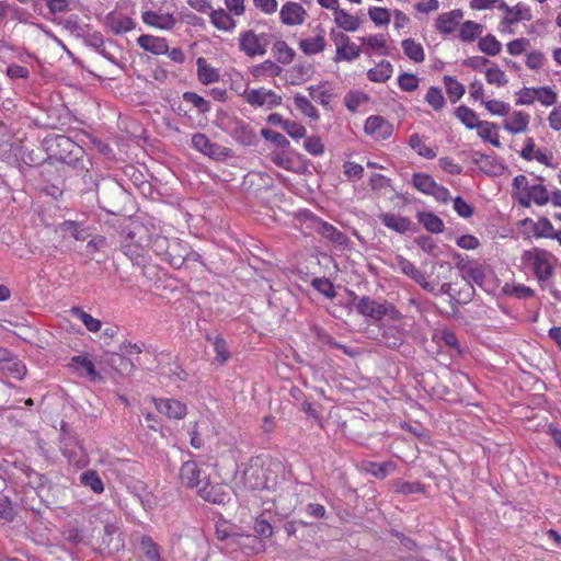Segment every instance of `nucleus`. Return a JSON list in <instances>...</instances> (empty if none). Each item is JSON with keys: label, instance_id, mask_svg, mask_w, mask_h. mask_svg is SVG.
<instances>
[{"label": "nucleus", "instance_id": "51", "mask_svg": "<svg viewBox=\"0 0 561 561\" xmlns=\"http://www.w3.org/2000/svg\"><path fill=\"white\" fill-rule=\"evenodd\" d=\"M234 137L244 146H252L256 142V134L244 124H239L236 127Z\"/></svg>", "mask_w": 561, "mask_h": 561}, {"label": "nucleus", "instance_id": "59", "mask_svg": "<svg viewBox=\"0 0 561 561\" xmlns=\"http://www.w3.org/2000/svg\"><path fill=\"white\" fill-rule=\"evenodd\" d=\"M504 293L507 295L515 296L516 298L519 299L533 297L535 294V291L530 287L525 286L523 284L505 285Z\"/></svg>", "mask_w": 561, "mask_h": 561}, {"label": "nucleus", "instance_id": "38", "mask_svg": "<svg viewBox=\"0 0 561 561\" xmlns=\"http://www.w3.org/2000/svg\"><path fill=\"white\" fill-rule=\"evenodd\" d=\"M409 145L419 156L425 159H434L436 157V150L428 147L424 138L419 134L411 135Z\"/></svg>", "mask_w": 561, "mask_h": 561}, {"label": "nucleus", "instance_id": "56", "mask_svg": "<svg viewBox=\"0 0 561 561\" xmlns=\"http://www.w3.org/2000/svg\"><path fill=\"white\" fill-rule=\"evenodd\" d=\"M261 135L264 139L271 141L278 148L285 149V148L289 147L288 139L283 134L278 133V131H275V130L268 129V128H263L261 130Z\"/></svg>", "mask_w": 561, "mask_h": 561}, {"label": "nucleus", "instance_id": "23", "mask_svg": "<svg viewBox=\"0 0 561 561\" xmlns=\"http://www.w3.org/2000/svg\"><path fill=\"white\" fill-rule=\"evenodd\" d=\"M379 219L385 227L397 233L403 234L412 228V221L410 218L396 213H382L379 215Z\"/></svg>", "mask_w": 561, "mask_h": 561}, {"label": "nucleus", "instance_id": "18", "mask_svg": "<svg viewBox=\"0 0 561 561\" xmlns=\"http://www.w3.org/2000/svg\"><path fill=\"white\" fill-rule=\"evenodd\" d=\"M364 47V53L368 56H387L389 55V46L383 34H374L359 37Z\"/></svg>", "mask_w": 561, "mask_h": 561}, {"label": "nucleus", "instance_id": "31", "mask_svg": "<svg viewBox=\"0 0 561 561\" xmlns=\"http://www.w3.org/2000/svg\"><path fill=\"white\" fill-rule=\"evenodd\" d=\"M333 15L335 24L345 32H355L360 26L359 19L350 14L344 9H336L335 12H333Z\"/></svg>", "mask_w": 561, "mask_h": 561}, {"label": "nucleus", "instance_id": "41", "mask_svg": "<svg viewBox=\"0 0 561 561\" xmlns=\"http://www.w3.org/2000/svg\"><path fill=\"white\" fill-rule=\"evenodd\" d=\"M478 48L488 56H496L502 49V44L492 34L479 38Z\"/></svg>", "mask_w": 561, "mask_h": 561}, {"label": "nucleus", "instance_id": "48", "mask_svg": "<svg viewBox=\"0 0 561 561\" xmlns=\"http://www.w3.org/2000/svg\"><path fill=\"white\" fill-rule=\"evenodd\" d=\"M140 548L149 561H162L159 546L149 536L141 537Z\"/></svg>", "mask_w": 561, "mask_h": 561}, {"label": "nucleus", "instance_id": "27", "mask_svg": "<svg viewBox=\"0 0 561 561\" xmlns=\"http://www.w3.org/2000/svg\"><path fill=\"white\" fill-rule=\"evenodd\" d=\"M271 160L278 168L286 171L299 172L302 169L298 158L290 152L274 151L271 153Z\"/></svg>", "mask_w": 561, "mask_h": 561}, {"label": "nucleus", "instance_id": "52", "mask_svg": "<svg viewBox=\"0 0 561 561\" xmlns=\"http://www.w3.org/2000/svg\"><path fill=\"white\" fill-rule=\"evenodd\" d=\"M558 95L550 87L536 88L535 101L543 106H551L557 102Z\"/></svg>", "mask_w": 561, "mask_h": 561}, {"label": "nucleus", "instance_id": "7", "mask_svg": "<svg viewBox=\"0 0 561 561\" xmlns=\"http://www.w3.org/2000/svg\"><path fill=\"white\" fill-rule=\"evenodd\" d=\"M60 450L67 458L69 465L77 468H83L89 465V456L76 437H64Z\"/></svg>", "mask_w": 561, "mask_h": 561}, {"label": "nucleus", "instance_id": "21", "mask_svg": "<svg viewBox=\"0 0 561 561\" xmlns=\"http://www.w3.org/2000/svg\"><path fill=\"white\" fill-rule=\"evenodd\" d=\"M199 465L194 460L185 461L180 469L181 483L188 489H198L203 482Z\"/></svg>", "mask_w": 561, "mask_h": 561}, {"label": "nucleus", "instance_id": "28", "mask_svg": "<svg viewBox=\"0 0 561 561\" xmlns=\"http://www.w3.org/2000/svg\"><path fill=\"white\" fill-rule=\"evenodd\" d=\"M197 78L203 84H211L220 79L219 70L213 67L204 57L196 59Z\"/></svg>", "mask_w": 561, "mask_h": 561}, {"label": "nucleus", "instance_id": "49", "mask_svg": "<svg viewBox=\"0 0 561 561\" xmlns=\"http://www.w3.org/2000/svg\"><path fill=\"white\" fill-rule=\"evenodd\" d=\"M368 95L360 91H351L344 98V104L351 112H356L358 108L367 103Z\"/></svg>", "mask_w": 561, "mask_h": 561}, {"label": "nucleus", "instance_id": "4", "mask_svg": "<svg viewBox=\"0 0 561 561\" xmlns=\"http://www.w3.org/2000/svg\"><path fill=\"white\" fill-rule=\"evenodd\" d=\"M411 183L415 190L424 195L434 197L438 203L446 204L451 199L448 188L438 184L433 176L427 173H413Z\"/></svg>", "mask_w": 561, "mask_h": 561}, {"label": "nucleus", "instance_id": "47", "mask_svg": "<svg viewBox=\"0 0 561 561\" xmlns=\"http://www.w3.org/2000/svg\"><path fill=\"white\" fill-rule=\"evenodd\" d=\"M485 80L489 84L504 87L508 82L506 73L495 64L485 70Z\"/></svg>", "mask_w": 561, "mask_h": 561}, {"label": "nucleus", "instance_id": "37", "mask_svg": "<svg viewBox=\"0 0 561 561\" xmlns=\"http://www.w3.org/2000/svg\"><path fill=\"white\" fill-rule=\"evenodd\" d=\"M402 49L405 56L414 62H422L425 58L424 48L421 43L413 38L402 41Z\"/></svg>", "mask_w": 561, "mask_h": 561}, {"label": "nucleus", "instance_id": "46", "mask_svg": "<svg viewBox=\"0 0 561 561\" xmlns=\"http://www.w3.org/2000/svg\"><path fill=\"white\" fill-rule=\"evenodd\" d=\"M444 83L446 88V92L448 94V98L450 99L451 103H456L460 100V98L465 94V85L460 83L457 79L445 76L444 77Z\"/></svg>", "mask_w": 561, "mask_h": 561}, {"label": "nucleus", "instance_id": "35", "mask_svg": "<svg viewBox=\"0 0 561 561\" xmlns=\"http://www.w3.org/2000/svg\"><path fill=\"white\" fill-rule=\"evenodd\" d=\"M392 65L387 60H382L379 64H377L374 68L368 70L367 77L373 82L381 83L389 80L392 76Z\"/></svg>", "mask_w": 561, "mask_h": 561}, {"label": "nucleus", "instance_id": "44", "mask_svg": "<svg viewBox=\"0 0 561 561\" xmlns=\"http://www.w3.org/2000/svg\"><path fill=\"white\" fill-rule=\"evenodd\" d=\"M80 482L90 488L94 493L100 494L104 491V484L100 476L94 470H87L80 474Z\"/></svg>", "mask_w": 561, "mask_h": 561}, {"label": "nucleus", "instance_id": "53", "mask_svg": "<svg viewBox=\"0 0 561 561\" xmlns=\"http://www.w3.org/2000/svg\"><path fill=\"white\" fill-rule=\"evenodd\" d=\"M425 101L433 110L439 111L445 106V98L437 87H431L425 95Z\"/></svg>", "mask_w": 561, "mask_h": 561}, {"label": "nucleus", "instance_id": "14", "mask_svg": "<svg viewBox=\"0 0 561 561\" xmlns=\"http://www.w3.org/2000/svg\"><path fill=\"white\" fill-rule=\"evenodd\" d=\"M240 49L249 57L263 56L266 53V41L263 35L249 30L240 35Z\"/></svg>", "mask_w": 561, "mask_h": 561}, {"label": "nucleus", "instance_id": "6", "mask_svg": "<svg viewBox=\"0 0 561 561\" xmlns=\"http://www.w3.org/2000/svg\"><path fill=\"white\" fill-rule=\"evenodd\" d=\"M389 266L397 272L404 274L416 282L423 289L433 293L435 285L427 280L426 275L421 272L411 261L402 255H396L390 260Z\"/></svg>", "mask_w": 561, "mask_h": 561}, {"label": "nucleus", "instance_id": "36", "mask_svg": "<svg viewBox=\"0 0 561 561\" xmlns=\"http://www.w3.org/2000/svg\"><path fill=\"white\" fill-rule=\"evenodd\" d=\"M417 220L427 231L432 233H439L444 229L443 220L433 213L420 211L417 213Z\"/></svg>", "mask_w": 561, "mask_h": 561}, {"label": "nucleus", "instance_id": "42", "mask_svg": "<svg viewBox=\"0 0 561 561\" xmlns=\"http://www.w3.org/2000/svg\"><path fill=\"white\" fill-rule=\"evenodd\" d=\"M70 312L84 324L88 331L93 333L100 331L102 322L99 319L93 318L91 314L87 313L79 307L71 308Z\"/></svg>", "mask_w": 561, "mask_h": 561}, {"label": "nucleus", "instance_id": "16", "mask_svg": "<svg viewBox=\"0 0 561 561\" xmlns=\"http://www.w3.org/2000/svg\"><path fill=\"white\" fill-rule=\"evenodd\" d=\"M141 19L145 24L163 31H170L176 24V18L172 13L162 12L161 10L145 11Z\"/></svg>", "mask_w": 561, "mask_h": 561}, {"label": "nucleus", "instance_id": "43", "mask_svg": "<svg viewBox=\"0 0 561 561\" xmlns=\"http://www.w3.org/2000/svg\"><path fill=\"white\" fill-rule=\"evenodd\" d=\"M294 104H295L296 108L300 111V113L302 115L311 118L312 121L319 119V113H318L317 108L313 106V104L307 96L301 95V94H296L294 96Z\"/></svg>", "mask_w": 561, "mask_h": 561}, {"label": "nucleus", "instance_id": "12", "mask_svg": "<svg viewBox=\"0 0 561 561\" xmlns=\"http://www.w3.org/2000/svg\"><path fill=\"white\" fill-rule=\"evenodd\" d=\"M197 494L213 504H226L230 500V488L224 483L206 482L197 489Z\"/></svg>", "mask_w": 561, "mask_h": 561}, {"label": "nucleus", "instance_id": "25", "mask_svg": "<svg viewBox=\"0 0 561 561\" xmlns=\"http://www.w3.org/2000/svg\"><path fill=\"white\" fill-rule=\"evenodd\" d=\"M531 19V13L529 7L523 3H517L516 5L510 9V14H505L500 30L501 32H506V28L513 24H516L520 21H529Z\"/></svg>", "mask_w": 561, "mask_h": 561}, {"label": "nucleus", "instance_id": "45", "mask_svg": "<svg viewBox=\"0 0 561 561\" xmlns=\"http://www.w3.org/2000/svg\"><path fill=\"white\" fill-rule=\"evenodd\" d=\"M455 114L456 117L469 129H474L481 122L477 113L465 105L457 107Z\"/></svg>", "mask_w": 561, "mask_h": 561}, {"label": "nucleus", "instance_id": "57", "mask_svg": "<svg viewBox=\"0 0 561 561\" xmlns=\"http://www.w3.org/2000/svg\"><path fill=\"white\" fill-rule=\"evenodd\" d=\"M183 100L187 103H191L194 107L198 110L199 113H206L210 110V104L204 98L194 92H185L183 94Z\"/></svg>", "mask_w": 561, "mask_h": 561}, {"label": "nucleus", "instance_id": "3", "mask_svg": "<svg viewBox=\"0 0 561 561\" xmlns=\"http://www.w3.org/2000/svg\"><path fill=\"white\" fill-rule=\"evenodd\" d=\"M43 147L50 158L67 163L71 161V156H77L81 150V148L66 135L46 136L43 140Z\"/></svg>", "mask_w": 561, "mask_h": 561}, {"label": "nucleus", "instance_id": "13", "mask_svg": "<svg viewBox=\"0 0 561 561\" xmlns=\"http://www.w3.org/2000/svg\"><path fill=\"white\" fill-rule=\"evenodd\" d=\"M157 411L172 420H183L187 414V407L184 402L173 398L152 399Z\"/></svg>", "mask_w": 561, "mask_h": 561}, {"label": "nucleus", "instance_id": "32", "mask_svg": "<svg viewBox=\"0 0 561 561\" xmlns=\"http://www.w3.org/2000/svg\"><path fill=\"white\" fill-rule=\"evenodd\" d=\"M483 25L474 21H466L459 26L458 38L461 42L471 43L480 38Z\"/></svg>", "mask_w": 561, "mask_h": 561}, {"label": "nucleus", "instance_id": "19", "mask_svg": "<svg viewBox=\"0 0 561 561\" xmlns=\"http://www.w3.org/2000/svg\"><path fill=\"white\" fill-rule=\"evenodd\" d=\"M69 366L81 377L88 378L90 381L101 380L100 374L96 371L94 363L88 355H77L71 358Z\"/></svg>", "mask_w": 561, "mask_h": 561}, {"label": "nucleus", "instance_id": "58", "mask_svg": "<svg viewBox=\"0 0 561 561\" xmlns=\"http://www.w3.org/2000/svg\"><path fill=\"white\" fill-rule=\"evenodd\" d=\"M214 351L216 353V360L220 364L226 363L230 357V352L228 350V345L221 336L215 337Z\"/></svg>", "mask_w": 561, "mask_h": 561}, {"label": "nucleus", "instance_id": "5", "mask_svg": "<svg viewBox=\"0 0 561 561\" xmlns=\"http://www.w3.org/2000/svg\"><path fill=\"white\" fill-rule=\"evenodd\" d=\"M356 308L362 316L375 321H379L385 317H388L391 320L400 318L399 311L391 304L386 301L380 302L369 297H362L358 300Z\"/></svg>", "mask_w": 561, "mask_h": 561}, {"label": "nucleus", "instance_id": "54", "mask_svg": "<svg viewBox=\"0 0 561 561\" xmlns=\"http://www.w3.org/2000/svg\"><path fill=\"white\" fill-rule=\"evenodd\" d=\"M488 112L496 116H505L510 114L511 105L500 100H489L482 103Z\"/></svg>", "mask_w": 561, "mask_h": 561}, {"label": "nucleus", "instance_id": "39", "mask_svg": "<svg viewBox=\"0 0 561 561\" xmlns=\"http://www.w3.org/2000/svg\"><path fill=\"white\" fill-rule=\"evenodd\" d=\"M207 425L208 422L206 420H201L199 422H194L190 425V443L193 448L201 449L204 446L203 435L206 431Z\"/></svg>", "mask_w": 561, "mask_h": 561}, {"label": "nucleus", "instance_id": "26", "mask_svg": "<svg viewBox=\"0 0 561 561\" xmlns=\"http://www.w3.org/2000/svg\"><path fill=\"white\" fill-rule=\"evenodd\" d=\"M137 44L140 48L153 55H164L169 50V45L165 38L153 35H141L137 38Z\"/></svg>", "mask_w": 561, "mask_h": 561}, {"label": "nucleus", "instance_id": "61", "mask_svg": "<svg viewBox=\"0 0 561 561\" xmlns=\"http://www.w3.org/2000/svg\"><path fill=\"white\" fill-rule=\"evenodd\" d=\"M60 229L65 232H69L76 240L85 239L84 229L82 225L77 221L66 220L60 225Z\"/></svg>", "mask_w": 561, "mask_h": 561}, {"label": "nucleus", "instance_id": "33", "mask_svg": "<svg viewBox=\"0 0 561 561\" xmlns=\"http://www.w3.org/2000/svg\"><path fill=\"white\" fill-rule=\"evenodd\" d=\"M325 37L323 34H318L313 37H307L299 42V48L305 55H317L325 49Z\"/></svg>", "mask_w": 561, "mask_h": 561}, {"label": "nucleus", "instance_id": "24", "mask_svg": "<svg viewBox=\"0 0 561 561\" xmlns=\"http://www.w3.org/2000/svg\"><path fill=\"white\" fill-rule=\"evenodd\" d=\"M462 18L463 13L459 9L442 13L436 19V28L439 33L449 35L460 25Z\"/></svg>", "mask_w": 561, "mask_h": 561}, {"label": "nucleus", "instance_id": "20", "mask_svg": "<svg viewBox=\"0 0 561 561\" xmlns=\"http://www.w3.org/2000/svg\"><path fill=\"white\" fill-rule=\"evenodd\" d=\"M461 277L471 286H482L485 280V268L478 262H463L458 264Z\"/></svg>", "mask_w": 561, "mask_h": 561}, {"label": "nucleus", "instance_id": "1", "mask_svg": "<svg viewBox=\"0 0 561 561\" xmlns=\"http://www.w3.org/2000/svg\"><path fill=\"white\" fill-rule=\"evenodd\" d=\"M513 188L514 196L523 207H530L533 204L543 206L550 201V193L543 184H531L523 174L513 179Z\"/></svg>", "mask_w": 561, "mask_h": 561}, {"label": "nucleus", "instance_id": "63", "mask_svg": "<svg viewBox=\"0 0 561 561\" xmlns=\"http://www.w3.org/2000/svg\"><path fill=\"white\" fill-rule=\"evenodd\" d=\"M556 230L551 221L546 217L540 218L536 224V234L538 237L553 239Z\"/></svg>", "mask_w": 561, "mask_h": 561}, {"label": "nucleus", "instance_id": "55", "mask_svg": "<svg viewBox=\"0 0 561 561\" xmlns=\"http://www.w3.org/2000/svg\"><path fill=\"white\" fill-rule=\"evenodd\" d=\"M369 19L378 26L387 25L390 22V12L386 8L371 7L368 10Z\"/></svg>", "mask_w": 561, "mask_h": 561}, {"label": "nucleus", "instance_id": "8", "mask_svg": "<svg viewBox=\"0 0 561 561\" xmlns=\"http://www.w3.org/2000/svg\"><path fill=\"white\" fill-rule=\"evenodd\" d=\"M244 100L255 107L273 108L280 104L282 98L274 91L260 88V89H245L243 92Z\"/></svg>", "mask_w": 561, "mask_h": 561}, {"label": "nucleus", "instance_id": "11", "mask_svg": "<svg viewBox=\"0 0 561 561\" xmlns=\"http://www.w3.org/2000/svg\"><path fill=\"white\" fill-rule=\"evenodd\" d=\"M180 243L176 240H169L165 237L157 236L151 240V248L158 255H164L168 257L170 264L174 267H181L184 263L182 254H172Z\"/></svg>", "mask_w": 561, "mask_h": 561}, {"label": "nucleus", "instance_id": "9", "mask_svg": "<svg viewBox=\"0 0 561 561\" xmlns=\"http://www.w3.org/2000/svg\"><path fill=\"white\" fill-rule=\"evenodd\" d=\"M192 146L195 150L211 159L224 160L229 156V150L226 147L211 142L205 134H194Z\"/></svg>", "mask_w": 561, "mask_h": 561}, {"label": "nucleus", "instance_id": "30", "mask_svg": "<svg viewBox=\"0 0 561 561\" xmlns=\"http://www.w3.org/2000/svg\"><path fill=\"white\" fill-rule=\"evenodd\" d=\"M476 129L478 130V136L483 141L489 142L496 148L501 147L499 128L495 123L481 121Z\"/></svg>", "mask_w": 561, "mask_h": 561}, {"label": "nucleus", "instance_id": "60", "mask_svg": "<svg viewBox=\"0 0 561 561\" xmlns=\"http://www.w3.org/2000/svg\"><path fill=\"white\" fill-rule=\"evenodd\" d=\"M304 148L312 156H321L324 152V145L320 137L310 136L307 137L304 141Z\"/></svg>", "mask_w": 561, "mask_h": 561}, {"label": "nucleus", "instance_id": "29", "mask_svg": "<svg viewBox=\"0 0 561 561\" xmlns=\"http://www.w3.org/2000/svg\"><path fill=\"white\" fill-rule=\"evenodd\" d=\"M310 98L323 106H329L333 98V88L329 82H320L319 84L308 88Z\"/></svg>", "mask_w": 561, "mask_h": 561}, {"label": "nucleus", "instance_id": "15", "mask_svg": "<svg viewBox=\"0 0 561 561\" xmlns=\"http://www.w3.org/2000/svg\"><path fill=\"white\" fill-rule=\"evenodd\" d=\"M307 11L305 8L294 1L285 2L279 11V19L287 26H298L305 23Z\"/></svg>", "mask_w": 561, "mask_h": 561}, {"label": "nucleus", "instance_id": "17", "mask_svg": "<svg viewBox=\"0 0 561 561\" xmlns=\"http://www.w3.org/2000/svg\"><path fill=\"white\" fill-rule=\"evenodd\" d=\"M530 123V115L524 111H510L503 121V128L511 135H518L527 131Z\"/></svg>", "mask_w": 561, "mask_h": 561}, {"label": "nucleus", "instance_id": "10", "mask_svg": "<svg viewBox=\"0 0 561 561\" xmlns=\"http://www.w3.org/2000/svg\"><path fill=\"white\" fill-rule=\"evenodd\" d=\"M364 131L375 140H386L392 135L393 125L382 116L371 115L365 121Z\"/></svg>", "mask_w": 561, "mask_h": 561}, {"label": "nucleus", "instance_id": "40", "mask_svg": "<svg viewBox=\"0 0 561 561\" xmlns=\"http://www.w3.org/2000/svg\"><path fill=\"white\" fill-rule=\"evenodd\" d=\"M362 54V49L359 46L351 42L350 44L335 49V56L333 58L334 62H341V61H354L357 59Z\"/></svg>", "mask_w": 561, "mask_h": 561}, {"label": "nucleus", "instance_id": "22", "mask_svg": "<svg viewBox=\"0 0 561 561\" xmlns=\"http://www.w3.org/2000/svg\"><path fill=\"white\" fill-rule=\"evenodd\" d=\"M106 26L114 34H124L135 28V21L123 13L111 12L105 18Z\"/></svg>", "mask_w": 561, "mask_h": 561}, {"label": "nucleus", "instance_id": "64", "mask_svg": "<svg viewBox=\"0 0 561 561\" xmlns=\"http://www.w3.org/2000/svg\"><path fill=\"white\" fill-rule=\"evenodd\" d=\"M398 84L402 91L412 92L419 87V78L412 73H402L398 78Z\"/></svg>", "mask_w": 561, "mask_h": 561}, {"label": "nucleus", "instance_id": "62", "mask_svg": "<svg viewBox=\"0 0 561 561\" xmlns=\"http://www.w3.org/2000/svg\"><path fill=\"white\" fill-rule=\"evenodd\" d=\"M284 131L293 139H301L307 135L306 127L294 121H287V123L284 124Z\"/></svg>", "mask_w": 561, "mask_h": 561}, {"label": "nucleus", "instance_id": "50", "mask_svg": "<svg viewBox=\"0 0 561 561\" xmlns=\"http://www.w3.org/2000/svg\"><path fill=\"white\" fill-rule=\"evenodd\" d=\"M318 231L327 239L336 242V243H344L346 240L345 234H343L341 231H339L334 226L325 222V221H319Z\"/></svg>", "mask_w": 561, "mask_h": 561}, {"label": "nucleus", "instance_id": "2", "mask_svg": "<svg viewBox=\"0 0 561 561\" xmlns=\"http://www.w3.org/2000/svg\"><path fill=\"white\" fill-rule=\"evenodd\" d=\"M524 260L533 267L535 276L540 283H545L551 278L557 262L552 253L547 250L534 248L525 252Z\"/></svg>", "mask_w": 561, "mask_h": 561}, {"label": "nucleus", "instance_id": "34", "mask_svg": "<svg viewBox=\"0 0 561 561\" xmlns=\"http://www.w3.org/2000/svg\"><path fill=\"white\" fill-rule=\"evenodd\" d=\"M210 21L220 31L230 32L236 27L233 18L222 9L211 10Z\"/></svg>", "mask_w": 561, "mask_h": 561}]
</instances>
